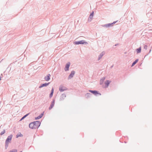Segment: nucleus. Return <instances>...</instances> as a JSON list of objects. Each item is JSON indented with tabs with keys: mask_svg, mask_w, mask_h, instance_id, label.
<instances>
[{
	"mask_svg": "<svg viewBox=\"0 0 152 152\" xmlns=\"http://www.w3.org/2000/svg\"><path fill=\"white\" fill-rule=\"evenodd\" d=\"M33 124H34V127L35 129H37L40 126L41 123L39 121H36L33 122Z\"/></svg>",
	"mask_w": 152,
	"mask_h": 152,
	"instance_id": "nucleus-1",
	"label": "nucleus"
},
{
	"mask_svg": "<svg viewBox=\"0 0 152 152\" xmlns=\"http://www.w3.org/2000/svg\"><path fill=\"white\" fill-rule=\"evenodd\" d=\"M116 21H114L113 23H109L108 24H106L104 25H102V26L103 27H105V28H108L109 27H110L111 26H112L114 24H115L116 23Z\"/></svg>",
	"mask_w": 152,
	"mask_h": 152,
	"instance_id": "nucleus-2",
	"label": "nucleus"
},
{
	"mask_svg": "<svg viewBox=\"0 0 152 152\" xmlns=\"http://www.w3.org/2000/svg\"><path fill=\"white\" fill-rule=\"evenodd\" d=\"M10 144V136H9L5 142V148L6 149L7 148Z\"/></svg>",
	"mask_w": 152,
	"mask_h": 152,
	"instance_id": "nucleus-3",
	"label": "nucleus"
},
{
	"mask_svg": "<svg viewBox=\"0 0 152 152\" xmlns=\"http://www.w3.org/2000/svg\"><path fill=\"white\" fill-rule=\"evenodd\" d=\"M85 43L87 44L88 43L87 42H86L84 40H82L81 41H76L75 42V44L76 45H79L80 44H83Z\"/></svg>",
	"mask_w": 152,
	"mask_h": 152,
	"instance_id": "nucleus-4",
	"label": "nucleus"
},
{
	"mask_svg": "<svg viewBox=\"0 0 152 152\" xmlns=\"http://www.w3.org/2000/svg\"><path fill=\"white\" fill-rule=\"evenodd\" d=\"M89 92H90L96 96H97V94H99L100 95H101V94L100 93H99L98 91L96 90L93 91L91 90H89Z\"/></svg>",
	"mask_w": 152,
	"mask_h": 152,
	"instance_id": "nucleus-5",
	"label": "nucleus"
},
{
	"mask_svg": "<svg viewBox=\"0 0 152 152\" xmlns=\"http://www.w3.org/2000/svg\"><path fill=\"white\" fill-rule=\"evenodd\" d=\"M67 90V88L62 85H61L59 87V90L60 92H62Z\"/></svg>",
	"mask_w": 152,
	"mask_h": 152,
	"instance_id": "nucleus-6",
	"label": "nucleus"
},
{
	"mask_svg": "<svg viewBox=\"0 0 152 152\" xmlns=\"http://www.w3.org/2000/svg\"><path fill=\"white\" fill-rule=\"evenodd\" d=\"M70 63L69 62L67 63L66 65L64 70L65 71H68L69 70V68L70 66Z\"/></svg>",
	"mask_w": 152,
	"mask_h": 152,
	"instance_id": "nucleus-7",
	"label": "nucleus"
},
{
	"mask_svg": "<svg viewBox=\"0 0 152 152\" xmlns=\"http://www.w3.org/2000/svg\"><path fill=\"white\" fill-rule=\"evenodd\" d=\"M75 73V71H72L68 77V79H70L72 78L74 76Z\"/></svg>",
	"mask_w": 152,
	"mask_h": 152,
	"instance_id": "nucleus-8",
	"label": "nucleus"
},
{
	"mask_svg": "<svg viewBox=\"0 0 152 152\" xmlns=\"http://www.w3.org/2000/svg\"><path fill=\"white\" fill-rule=\"evenodd\" d=\"M66 95L65 94H62L60 96L59 100L60 101H62L64 100V99L66 98Z\"/></svg>",
	"mask_w": 152,
	"mask_h": 152,
	"instance_id": "nucleus-9",
	"label": "nucleus"
},
{
	"mask_svg": "<svg viewBox=\"0 0 152 152\" xmlns=\"http://www.w3.org/2000/svg\"><path fill=\"white\" fill-rule=\"evenodd\" d=\"M55 100L53 99L52 102L51 104H50V106L49 107V110H50L54 106L55 104Z\"/></svg>",
	"mask_w": 152,
	"mask_h": 152,
	"instance_id": "nucleus-10",
	"label": "nucleus"
},
{
	"mask_svg": "<svg viewBox=\"0 0 152 152\" xmlns=\"http://www.w3.org/2000/svg\"><path fill=\"white\" fill-rule=\"evenodd\" d=\"M50 74H48L46 76H45V77L44 79L46 81H49L50 79Z\"/></svg>",
	"mask_w": 152,
	"mask_h": 152,
	"instance_id": "nucleus-11",
	"label": "nucleus"
},
{
	"mask_svg": "<svg viewBox=\"0 0 152 152\" xmlns=\"http://www.w3.org/2000/svg\"><path fill=\"white\" fill-rule=\"evenodd\" d=\"M44 112H43V113H41V114H40L39 116H38L36 117H35V120H38V119H39L40 118H41L42 117L43 115H44Z\"/></svg>",
	"mask_w": 152,
	"mask_h": 152,
	"instance_id": "nucleus-12",
	"label": "nucleus"
},
{
	"mask_svg": "<svg viewBox=\"0 0 152 152\" xmlns=\"http://www.w3.org/2000/svg\"><path fill=\"white\" fill-rule=\"evenodd\" d=\"M29 127L31 129H35L34 127V124H33V122L31 123L29 125Z\"/></svg>",
	"mask_w": 152,
	"mask_h": 152,
	"instance_id": "nucleus-13",
	"label": "nucleus"
},
{
	"mask_svg": "<svg viewBox=\"0 0 152 152\" xmlns=\"http://www.w3.org/2000/svg\"><path fill=\"white\" fill-rule=\"evenodd\" d=\"M104 52H102L101 53H100V55H99L98 58V60H99L101 58H102V57L104 55Z\"/></svg>",
	"mask_w": 152,
	"mask_h": 152,
	"instance_id": "nucleus-14",
	"label": "nucleus"
},
{
	"mask_svg": "<svg viewBox=\"0 0 152 152\" xmlns=\"http://www.w3.org/2000/svg\"><path fill=\"white\" fill-rule=\"evenodd\" d=\"M110 83V81L109 80H106V81L105 82V87L107 88Z\"/></svg>",
	"mask_w": 152,
	"mask_h": 152,
	"instance_id": "nucleus-15",
	"label": "nucleus"
},
{
	"mask_svg": "<svg viewBox=\"0 0 152 152\" xmlns=\"http://www.w3.org/2000/svg\"><path fill=\"white\" fill-rule=\"evenodd\" d=\"M105 77H103L100 79V85H101L103 84L104 80L105 79Z\"/></svg>",
	"mask_w": 152,
	"mask_h": 152,
	"instance_id": "nucleus-16",
	"label": "nucleus"
},
{
	"mask_svg": "<svg viewBox=\"0 0 152 152\" xmlns=\"http://www.w3.org/2000/svg\"><path fill=\"white\" fill-rule=\"evenodd\" d=\"M53 92H54V89H53V88L52 89L49 95V97L50 98H51L53 94Z\"/></svg>",
	"mask_w": 152,
	"mask_h": 152,
	"instance_id": "nucleus-17",
	"label": "nucleus"
},
{
	"mask_svg": "<svg viewBox=\"0 0 152 152\" xmlns=\"http://www.w3.org/2000/svg\"><path fill=\"white\" fill-rule=\"evenodd\" d=\"M23 135L22 134H21L20 132H19V133H18L16 135V137L17 138L19 137H23Z\"/></svg>",
	"mask_w": 152,
	"mask_h": 152,
	"instance_id": "nucleus-18",
	"label": "nucleus"
},
{
	"mask_svg": "<svg viewBox=\"0 0 152 152\" xmlns=\"http://www.w3.org/2000/svg\"><path fill=\"white\" fill-rule=\"evenodd\" d=\"M138 61V59H136L133 62V63L132 64V66H134L136 64V63Z\"/></svg>",
	"mask_w": 152,
	"mask_h": 152,
	"instance_id": "nucleus-19",
	"label": "nucleus"
},
{
	"mask_svg": "<svg viewBox=\"0 0 152 152\" xmlns=\"http://www.w3.org/2000/svg\"><path fill=\"white\" fill-rule=\"evenodd\" d=\"M92 94L89 93H87L85 95V96L86 98H88L91 97Z\"/></svg>",
	"mask_w": 152,
	"mask_h": 152,
	"instance_id": "nucleus-20",
	"label": "nucleus"
},
{
	"mask_svg": "<svg viewBox=\"0 0 152 152\" xmlns=\"http://www.w3.org/2000/svg\"><path fill=\"white\" fill-rule=\"evenodd\" d=\"M141 47L136 49V51L137 53H140L141 52Z\"/></svg>",
	"mask_w": 152,
	"mask_h": 152,
	"instance_id": "nucleus-21",
	"label": "nucleus"
},
{
	"mask_svg": "<svg viewBox=\"0 0 152 152\" xmlns=\"http://www.w3.org/2000/svg\"><path fill=\"white\" fill-rule=\"evenodd\" d=\"M29 113H28L26 115H24L23 116L20 120V121L24 119L25 118H26V116H27L28 115Z\"/></svg>",
	"mask_w": 152,
	"mask_h": 152,
	"instance_id": "nucleus-22",
	"label": "nucleus"
},
{
	"mask_svg": "<svg viewBox=\"0 0 152 152\" xmlns=\"http://www.w3.org/2000/svg\"><path fill=\"white\" fill-rule=\"evenodd\" d=\"M50 83H43L42 84V86L43 87H45L48 86Z\"/></svg>",
	"mask_w": 152,
	"mask_h": 152,
	"instance_id": "nucleus-23",
	"label": "nucleus"
},
{
	"mask_svg": "<svg viewBox=\"0 0 152 152\" xmlns=\"http://www.w3.org/2000/svg\"><path fill=\"white\" fill-rule=\"evenodd\" d=\"M94 12H92L90 14V16H89V18H93V16L94 15Z\"/></svg>",
	"mask_w": 152,
	"mask_h": 152,
	"instance_id": "nucleus-24",
	"label": "nucleus"
},
{
	"mask_svg": "<svg viewBox=\"0 0 152 152\" xmlns=\"http://www.w3.org/2000/svg\"><path fill=\"white\" fill-rule=\"evenodd\" d=\"M5 132V130H4L2 132H1L0 133V134L1 135H3Z\"/></svg>",
	"mask_w": 152,
	"mask_h": 152,
	"instance_id": "nucleus-25",
	"label": "nucleus"
},
{
	"mask_svg": "<svg viewBox=\"0 0 152 152\" xmlns=\"http://www.w3.org/2000/svg\"><path fill=\"white\" fill-rule=\"evenodd\" d=\"M17 150L16 149H14L10 151V152H16Z\"/></svg>",
	"mask_w": 152,
	"mask_h": 152,
	"instance_id": "nucleus-26",
	"label": "nucleus"
},
{
	"mask_svg": "<svg viewBox=\"0 0 152 152\" xmlns=\"http://www.w3.org/2000/svg\"><path fill=\"white\" fill-rule=\"evenodd\" d=\"M147 48H148V46H147V45H145L144 46V48L145 50H146L147 49Z\"/></svg>",
	"mask_w": 152,
	"mask_h": 152,
	"instance_id": "nucleus-27",
	"label": "nucleus"
},
{
	"mask_svg": "<svg viewBox=\"0 0 152 152\" xmlns=\"http://www.w3.org/2000/svg\"><path fill=\"white\" fill-rule=\"evenodd\" d=\"M12 134H10V141H11V139L12 138Z\"/></svg>",
	"mask_w": 152,
	"mask_h": 152,
	"instance_id": "nucleus-28",
	"label": "nucleus"
},
{
	"mask_svg": "<svg viewBox=\"0 0 152 152\" xmlns=\"http://www.w3.org/2000/svg\"><path fill=\"white\" fill-rule=\"evenodd\" d=\"M43 86H42V84L40 86H39V88H41L42 87H43Z\"/></svg>",
	"mask_w": 152,
	"mask_h": 152,
	"instance_id": "nucleus-29",
	"label": "nucleus"
},
{
	"mask_svg": "<svg viewBox=\"0 0 152 152\" xmlns=\"http://www.w3.org/2000/svg\"><path fill=\"white\" fill-rule=\"evenodd\" d=\"M118 45V44H115V45H114L113 46L114 47V46H116L117 45Z\"/></svg>",
	"mask_w": 152,
	"mask_h": 152,
	"instance_id": "nucleus-30",
	"label": "nucleus"
},
{
	"mask_svg": "<svg viewBox=\"0 0 152 152\" xmlns=\"http://www.w3.org/2000/svg\"><path fill=\"white\" fill-rule=\"evenodd\" d=\"M151 49H150V50H149V53H150V52H151Z\"/></svg>",
	"mask_w": 152,
	"mask_h": 152,
	"instance_id": "nucleus-31",
	"label": "nucleus"
},
{
	"mask_svg": "<svg viewBox=\"0 0 152 152\" xmlns=\"http://www.w3.org/2000/svg\"><path fill=\"white\" fill-rule=\"evenodd\" d=\"M113 67V65L111 66V68H112Z\"/></svg>",
	"mask_w": 152,
	"mask_h": 152,
	"instance_id": "nucleus-32",
	"label": "nucleus"
},
{
	"mask_svg": "<svg viewBox=\"0 0 152 152\" xmlns=\"http://www.w3.org/2000/svg\"><path fill=\"white\" fill-rule=\"evenodd\" d=\"M1 80V77H0V80Z\"/></svg>",
	"mask_w": 152,
	"mask_h": 152,
	"instance_id": "nucleus-33",
	"label": "nucleus"
},
{
	"mask_svg": "<svg viewBox=\"0 0 152 152\" xmlns=\"http://www.w3.org/2000/svg\"><path fill=\"white\" fill-rule=\"evenodd\" d=\"M20 152H22V151H20Z\"/></svg>",
	"mask_w": 152,
	"mask_h": 152,
	"instance_id": "nucleus-34",
	"label": "nucleus"
}]
</instances>
